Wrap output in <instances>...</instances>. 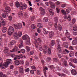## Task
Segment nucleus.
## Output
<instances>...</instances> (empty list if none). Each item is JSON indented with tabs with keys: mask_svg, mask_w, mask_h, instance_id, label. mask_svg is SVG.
I'll list each match as a JSON object with an SVG mask.
<instances>
[{
	"mask_svg": "<svg viewBox=\"0 0 77 77\" xmlns=\"http://www.w3.org/2000/svg\"><path fill=\"white\" fill-rule=\"evenodd\" d=\"M35 70H30V72L31 74H34V71H35Z\"/></svg>",
	"mask_w": 77,
	"mask_h": 77,
	"instance_id": "obj_48",
	"label": "nucleus"
},
{
	"mask_svg": "<svg viewBox=\"0 0 77 77\" xmlns=\"http://www.w3.org/2000/svg\"><path fill=\"white\" fill-rule=\"evenodd\" d=\"M8 48H5V49L4 50V52L5 54H6V53H8Z\"/></svg>",
	"mask_w": 77,
	"mask_h": 77,
	"instance_id": "obj_31",
	"label": "nucleus"
},
{
	"mask_svg": "<svg viewBox=\"0 0 77 77\" xmlns=\"http://www.w3.org/2000/svg\"><path fill=\"white\" fill-rule=\"evenodd\" d=\"M7 14H6L5 13L4 14H2V18H5L6 17V15H7Z\"/></svg>",
	"mask_w": 77,
	"mask_h": 77,
	"instance_id": "obj_37",
	"label": "nucleus"
},
{
	"mask_svg": "<svg viewBox=\"0 0 77 77\" xmlns=\"http://www.w3.org/2000/svg\"><path fill=\"white\" fill-rule=\"evenodd\" d=\"M71 72L72 74V75H76L77 73V72L74 69L72 70L71 71Z\"/></svg>",
	"mask_w": 77,
	"mask_h": 77,
	"instance_id": "obj_16",
	"label": "nucleus"
},
{
	"mask_svg": "<svg viewBox=\"0 0 77 77\" xmlns=\"http://www.w3.org/2000/svg\"><path fill=\"white\" fill-rule=\"evenodd\" d=\"M2 30L3 33H6L7 32V30H8V29H7V27L3 26L2 28Z\"/></svg>",
	"mask_w": 77,
	"mask_h": 77,
	"instance_id": "obj_13",
	"label": "nucleus"
},
{
	"mask_svg": "<svg viewBox=\"0 0 77 77\" xmlns=\"http://www.w3.org/2000/svg\"><path fill=\"white\" fill-rule=\"evenodd\" d=\"M69 12H70V11H69V9H66V14H69Z\"/></svg>",
	"mask_w": 77,
	"mask_h": 77,
	"instance_id": "obj_49",
	"label": "nucleus"
},
{
	"mask_svg": "<svg viewBox=\"0 0 77 77\" xmlns=\"http://www.w3.org/2000/svg\"><path fill=\"white\" fill-rule=\"evenodd\" d=\"M22 39L23 40H26V44H30V38L27 35H25L22 36Z\"/></svg>",
	"mask_w": 77,
	"mask_h": 77,
	"instance_id": "obj_2",
	"label": "nucleus"
},
{
	"mask_svg": "<svg viewBox=\"0 0 77 77\" xmlns=\"http://www.w3.org/2000/svg\"><path fill=\"white\" fill-rule=\"evenodd\" d=\"M73 29L74 31H76L77 30V26H74Z\"/></svg>",
	"mask_w": 77,
	"mask_h": 77,
	"instance_id": "obj_45",
	"label": "nucleus"
},
{
	"mask_svg": "<svg viewBox=\"0 0 77 77\" xmlns=\"http://www.w3.org/2000/svg\"><path fill=\"white\" fill-rule=\"evenodd\" d=\"M37 74H38V75H39V74H40L41 73V71L40 70H38L37 71Z\"/></svg>",
	"mask_w": 77,
	"mask_h": 77,
	"instance_id": "obj_56",
	"label": "nucleus"
},
{
	"mask_svg": "<svg viewBox=\"0 0 77 77\" xmlns=\"http://www.w3.org/2000/svg\"><path fill=\"white\" fill-rule=\"evenodd\" d=\"M14 28L12 26L10 27V35H11L13 33H14Z\"/></svg>",
	"mask_w": 77,
	"mask_h": 77,
	"instance_id": "obj_14",
	"label": "nucleus"
},
{
	"mask_svg": "<svg viewBox=\"0 0 77 77\" xmlns=\"http://www.w3.org/2000/svg\"><path fill=\"white\" fill-rule=\"evenodd\" d=\"M18 15L19 17H21L22 16H23V13H22V12L21 11L19 12L18 13Z\"/></svg>",
	"mask_w": 77,
	"mask_h": 77,
	"instance_id": "obj_38",
	"label": "nucleus"
},
{
	"mask_svg": "<svg viewBox=\"0 0 77 77\" xmlns=\"http://www.w3.org/2000/svg\"><path fill=\"white\" fill-rule=\"evenodd\" d=\"M47 61H50V60H51V58L48 57L47 58Z\"/></svg>",
	"mask_w": 77,
	"mask_h": 77,
	"instance_id": "obj_63",
	"label": "nucleus"
},
{
	"mask_svg": "<svg viewBox=\"0 0 77 77\" xmlns=\"http://www.w3.org/2000/svg\"><path fill=\"white\" fill-rule=\"evenodd\" d=\"M54 21L55 23H57L58 22V20H57V17H55L54 18Z\"/></svg>",
	"mask_w": 77,
	"mask_h": 77,
	"instance_id": "obj_46",
	"label": "nucleus"
},
{
	"mask_svg": "<svg viewBox=\"0 0 77 77\" xmlns=\"http://www.w3.org/2000/svg\"><path fill=\"white\" fill-rule=\"evenodd\" d=\"M29 71H30L29 68H27L25 69V72H29Z\"/></svg>",
	"mask_w": 77,
	"mask_h": 77,
	"instance_id": "obj_52",
	"label": "nucleus"
},
{
	"mask_svg": "<svg viewBox=\"0 0 77 77\" xmlns=\"http://www.w3.org/2000/svg\"><path fill=\"white\" fill-rule=\"evenodd\" d=\"M73 62L75 63H77V60L76 59H74L73 60Z\"/></svg>",
	"mask_w": 77,
	"mask_h": 77,
	"instance_id": "obj_64",
	"label": "nucleus"
},
{
	"mask_svg": "<svg viewBox=\"0 0 77 77\" xmlns=\"http://www.w3.org/2000/svg\"><path fill=\"white\" fill-rule=\"evenodd\" d=\"M38 48L39 50L40 51H42V46H39Z\"/></svg>",
	"mask_w": 77,
	"mask_h": 77,
	"instance_id": "obj_55",
	"label": "nucleus"
},
{
	"mask_svg": "<svg viewBox=\"0 0 77 77\" xmlns=\"http://www.w3.org/2000/svg\"><path fill=\"white\" fill-rule=\"evenodd\" d=\"M26 8H27V5L26 4L22 5L20 7V10H23V9H26Z\"/></svg>",
	"mask_w": 77,
	"mask_h": 77,
	"instance_id": "obj_8",
	"label": "nucleus"
},
{
	"mask_svg": "<svg viewBox=\"0 0 77 77\" xmlns=\"http://www.w3.org/2000/svg\"><path fill=\"white\" fill-rule=\"evenodd\" d=\"M41 40L39 38H38L37 40H35L34 42V43L35 44L36 48L38 47V45L41 43Z\"/></svg>",
	"mask_w": 77,
	"mask_h": 77,
	"instance_id": "obj_4",
	"label": "nucleus"
},
{
	"mask_svg": "<svg viewBox=\"0 0 77 77\" xmlns=\"http://www.w3.org/2000/svg\"><path fill=\"white\" fill-rule=\"evenodd\" d=\"M72 45H77V41L75 40H73L72 42Z\"/></svg>",
	"mask_w": 77,
	"mask_h": 77,
	"instance_id": "obj_23",
	"label": "nucleus"
},
{
	"mask_svg": "<svg viewBox=\"0 0 77 77\" xmlns=\"http://www.w3.org/2000/svg\"><path fill=\"white\" fill-rule=\"evenodd\" d=\"M5 10H3V12L5 14H8V13L10 12V8L9 7H5Z\"/></svg>",
	"mask_w": 77,
	"mask_h": 77,
	"instance_id": "obj_6",
	"label": "nucleus"
},
{
	"mask_svg": "<svg viewBox=\"0 0 77 77\" xmlns=\"http://www.w3.org/2000/svg\"><path fill=\"white\" fill-rule=\"evenodd\" d=\"M10 63V59H8L7 60L6 62L4 63L3 64L2 63H0V67L2 69H5V68H8V65Z\"/></svg>",
	"mask_w": 77,
	"mask_h": 77,
	"instance_id": "obj_1",
	"label": "nucleus"
},
{
	"mask_svg": "<svg viewBox=\"0 0 77 77\" xmlns=\"http://www.w3.org/2000/svg\"><path fill=\"white\" fill-rule=\"evenodd\" d=\"M1 23H2V26H3V27H4L5 25H6V21L3 20L2 21Z\"/></svg>",
	"mask_w": 77,
	"mask_h": 77,
	"instance_id": "obj_33",
	"label": "nucleus"
},
{
	"mask_svg": "<svg viewBox=\"0 0 77 77\" xmlns=\"http://www.w3.org/2000/svg\"><path fill=\"white\" fill-rule=\"evenodd\" d=\"M48 54H51V49L50 48H48Z\"/></svg>",
	"mask_w": 77,
	"mask_h": 77,
	"instance_id": "obj_40",
	"label": "nucleus"
},
{
	"mask_svg": "<svg viewBox=\"0 0 77 77\" xmlns=\"http://www.w3.org/2000/svg\"><path fill=\"white\" fill-rule=\"evenodd\" d=\"M14 68V66L13 65H11L10 66V68L12 69H13Z\"/></svg>",
	"mask_w": 77,
	"mask_h": 77,
	"instance_id": "obj_58",
	"label": "nucleus"
},
{
	"mask_svg": "<svg viewBox=\"0 0 77 77\" xmlns=\"http://www.w3.org/2000/svg\"><path fill=\"white\" fill-rule=\"evenodd\" d=\"M18 33V34L17 32H15L13 36L16 39H17L18 38V36H19L20 37H21V35H22V32H20V31H19Z\"/></svg>",
	"mask_w": 77,
	"mask_h": 77,
	"instance_id": "obj_3",
	"label": "nucleus"
},
{
	"mask_svg": "<svg viewBox=\"0 0 77 77\" xmlns=\"http://www.w3.org/2000/svg\"><path fill=\"white\" fill-rule=\"evenodd\" d=\"M26 49L27 51V52H29L30 50V48L28 46L26 47Z\"/></svg>",
	"mask_w": 77,
	"mask_h": 77,
	"instance_id": "obj_30",
	"label": "nucleus"
},
{
	"mask_svg": "<svg viewBox=\"0 0 77 77\" xmlns=\"http://www.w3.org/2000/svg\"><path fill=\"white\" fill-rule=\"evenodd\" d=\"M60 76H61V77L62 76H65V74L64 73H61L59 75Z\"/></svg>",
	"mask_w": 77,
	"mask_h": 77,
	"instance_id": "obj_53",
	"label": "nucleus"
},
{
	"mask_svg": "<svg viewBox=\"0 0 77 77\" xmlns=\"http://www.w3.org/2000/svg\"><path fill=\"white\" fill-rule=\"evenodd\" d=\"M29 62L26 61V65H25V67H27V66H29Z\"/></svg>",
	"mask_w": 77,
	"mask_h": 77,
	"instance_id": "obj_41",
	"label": "nucleus"
},
{
	"mask_svg": "<svg viewBox=\"0 0 77 77\" xmlns=\"http://www.w3.org/2000/svg\"><path fill=\"white\" fill-rule=\"evenodd\" d=\"M62 69L63 70V72H64V73H68V71L67 69H65L63 68L62 67Z\"/></svg>",
	"mask_w": 77,
	"mask_h": 77,
	"instance_id": "obj_24",
	"label": "nucleus"
},
{
	"mask_svg": "<svg viewBox=\"0 0 77 77\" xmlns=\"http://www.w3.org/2000/svg\"><path fill=\"white\" fill-rule=\"evenodd\" d=\"M15 6L16 8H19L20 6V4L19 2H17L15 3Z\"/></svg>",
	"mask_w": 77,
	"mask_h": 77,
	"instance_id": "obj_22",
	"label": "nucleus"
},
{
	"mask_svg": "<svg viewBox=\"0 0 77 77\" xmlns=\"http://www.w3.org/2000/svg\"><path fill=\"white\" fill-rule=\"evenodd\" d=\"M31 68H32V69H34V71H36V68L34 66H31Z\"/></svg>",
	"mask_w": 77,
	"mask_h": 77,
	"instance_id": "obj_42",
	"label": "nucleus"
},
{
	"mask_svg": "<svg viewBox=\"0 0 77 77\" xmlns=\"http://www.w3.org/2000/svg\"><path fill=\"white\" fill-rule=\"evenodd\" d=\"M8 33L7 34H8L9 35H10V27L9 28V29L8 30Z\"/></svg>",
	"mask_w": 77,
	"mask_h": 77,
	"instance_id": "obj_50",
	"label": "nucleus"
},
{
	"mask_svg": "<svg viewBox=\"0 0 77 77\" xmlns=\"http://www.w3.org/2000/svg\"><path fill=\"white\" fill-rule=\"evenodd\" d=\"M49 12L50 13V15H54V12H53V11L52 10H50Z\"/></svg>",
	"mask_w": 77,
	"mask_h": 77,
	"instance_id": "obj_29",
	"label": "nucleus"
},
{
	"mask_svg": "<svg viewBox=\"0 0 77 77\" xmlns=\"http://www.w3.org/2000/svg\"><path fill=\"white\" fill-rule=\"evenodd\" d=\"M31 28L32 29H35V28H36V26L34 24H32L31 25Z\"/></svg>",
	"mask_w": 77,
	"mask_h": 77,
	"instance_id": "obj_36",
	"label": "nucleus"
},
{
	"mask_svg": "<svg viewBox=\"0 0 77 77\" xmlns=\"http://www.w3.org/2000/svg\"><path fill=\"white\" fill-rule=\"evenodd\" d=\"M18 50V47L15 46L14 47V49H13L12 51H10L11 53H12L14 51H17Z\"/></svg>",
	"mask_w": 77,
	"mask_h": 77,
	"instance_id": "obj_17",
	"label": "nucleus"
},
{
	"mask_svg": "<svg viewBox=\"0 0 77 77\" xmlns=\"http://www.w3.org/2000/svg\"><path fill=\"white\" fill-rule=\"evenodd\" d=\"M19 42H20V44L19 45V48H21L23 47V41L22 40H20L19 41Z\"/></svg>",
	"mask_w": 77,
	"mask_h": 77,
	"instance_id": "obj_11",
	"label": "nucleus"
},
{
	"mask_svg": "<svg viewBox=\"0 0 77 77\" xmlns=\"http://www.w3.org/2000/svg\"><path fill=\"white\" fill-rule=\"evenodd\" d=\"M39 11H41V15H44L45 13L44 9L42 7L39 8Z\"/></svg>",
	"mask_w": 77,
	"mask_h": 77,
	"instance_id": "obj_7",
	"label": "nucleus"
},
{
	"mask_svg": "<svg viewBox=\"0 0 77 77\" xmlns=\"http://www.w3.org/2000/svg\"><path fill=\"white\" fill-rule=\"evenodd\" d=\"M62 60L63 63V65L65 67H68V64H67V62L65 60H64L63 58L61 59Z\"/></svg>",
	"mask_w": 77,
	"mask_h": 77,
	"instance_id": "obj_9",
	"label": "nucleus"
},
{
	"mask_svg": "<svg viewBox=\"0 0 77 77\" xmlns=\"http://www.w3.org/2000/svg\"><path fill=\"white\" fill-rule=\"evenodd\" d=\"M15 40H12L11 41V42L10 44V47H12V45H14V44H15Z\"/></svg>",
	"mask_w": 77,
	"mask_h": 77,
	"instance_id": "obj_19",
	"label": "nucleus"
},
{
	"mask_svg": "<svg viewBox=\"0 0 77 77\" xmlns=\"http://www.w3.org/2000/svg\"><path fill=\"white\" fill-rule=\"evenodd\" d=\"M67 20L68 21H71V16L69 15L67 17Z\"/></svg>",
	"mask_w": 77,
	"mask_h": 77,
	"instance_id": "obj_47",
	"label": "nucleus"
},
{
	"mask_svg": "<svg viewBox=\"0 0 77 77\" xmlns=\"http://www.w3.org/2000/svg\"><path fill=\"white\" fill-rule=\"evenodd\" d=\"M37 27L39 28H41L42 27V24L41 23H38L37 24Z\"/></svg>",
	"mask_w": 77,
	"mask_h": 77,
	"instance_id": "obj_26",
	"label": "nucleus"
},
{
	"mask_svg": "<svg viewBox=\"0 0 77 77\" xmlns=\"http://www.w3.org/2000/svg\"><path fill=\"white\" fill-rule=\"evenodd\" d=\"M66 32L65 33L66 36V37L67 38H69L71 36L70 33L68 32V31L67 30H66Z\"/></svg>",
	"mask_w": 77,
	"mask_h": 77,
	"instance_id": "obj_12",
	"label": "nucleus"
},
{
	"mask_svg": "<svg viewBox=\"0 0 77 77\" xmlns=\"http://www.w3.org/2000/svg\"><path fill=\"white\" fill-rule=\"evenodd\" d=\"M61 48L62 47H61V46H60V45H58L57 50L58 53H61V52H62Z\"/></svg>",
	"mask_w": 77,
	"mask_h": 77,
	"instance_id": "obj_10",
	"label": "nucleus"
},
{
	"mask_svg": "<svg viewBox=\"0 0 77 77\" xmlns=\"http://www.w3.org/2000/svg\"><path fill=\"white\" fill-rule=\"evenodd\" d=\"M73 34L75 36H76L77 35V32H73Z\"/></svg>",
	"mask_w": 77,
	"mask_h": 77,
	"instance_id": "obj_60",
	"label": "nucleus"
},
{
	"mask_svg": "<svg viewBox=\"0 0 77 77\" xmlns=\"http://www.w3.org/2000/svg\"><path fill=\"white\" fill-rule=\"evenodd\" d=\"M15 64L16 65L18 66L20 65V62L18 60H16L14 62Z\"/></svg>",
	"mask_w": 77,
	"mask_h": 77,
	"instance_id": "obj_27",
	"label": "nucleus"
},
{
	"mask_svg": "<svg viewBox=\"0 0 77 77\" xmlns=\"http://www.w3.org/2000/svg\"><path fill=\"white\" fill-rule=\"evenodd\" d=\"M43 51V53H44V54H45L46 53H47V46L45 45L44 46Z\"/></svg>",
	"mask_w": 77,
	"mask_h": 77,
	"instance_id": "obj_15",
	"label": "nucleus"
},
{
	"mask_svg": "<svg viewBox=\"0 0 77 77\" xmlns=\"http://www.w3.org/2000/svg\"><path fill=\"white\" fill-rule=\"evenodd\" d=\"M61 12L62 13L64 14V15H66V12L65 11V10H61Z\"/></svg>",
	"mask_w": 77,
	"mask_h": 77,
	"instance_id": "obj_43",
	"label": "nucleus"
},
{
	"mask_svg": "<svg viewBox=\"0 0 77 77\" xmlns=\"http://www.w3.org/2000/svg\"><path fill=\"white\" fill-rule=\"evenodd\" d=\"M1 38H2V36L0 35V45H2V39H1Z\"/></svg>",
	"mask_w": 77,
	"mask_h": 77,
	"instance_id": "obj_51",
	"label": "nucleus"
},
{
	"mask_svg": "<svg viewBox=\"0 0 77 77\" xmlns=\"http://www.w3.org/2000/svg\"><path fill=\"white\" fill-rule=\"evenodd\" d=\"M14 26L16 29H21L22 27V24L20 23H17L16 24H14Z\"/></svg>",
	"mask_w": 77,
	"mask_h": 77,
	"instance_id": "obj_5",
	"label": "nucleus"
},
{
	"mask_svg": "<svg viewBox=\"0 0 77 77\" xmlns=\"http://www.w3.org/2000/svg\"><path fill=\"white\" fill-rule=\"evenodd\" d=\"M35 17L34 16H32L31 18V21H33L35 19Z\"/></svg>",
	"mask_w": 77,
	"mask_h": 77,
	"instance_id": "obj_54",
	"label": "nucleus"
},
{
	"mask_svg": "<svg viewBox=\"0 0 77 77\" xmlns=\"http://www.w3.org/2000/svg\"><path fill=\"white\" fill-rule=\"evenodd\" d=\"M55 44V41L54 40H52L51 41V45L53 46Z\"/></svg>",
	"mask_w": 77,
	"mask_h": 77,
	"instance_id": "obj_34",
	"label": "nucleus"
},
{
	"mask_svg": "<svg viewBox=\"0 0 77 77\" xmlns=\"http://www.w3.org/2000/svg\"><path fill=\"white\" fill-rule=\"evenodd\" d=\"M57 27L59 30L60 31H61V30H62V26L60 24H58Z\"/></svg>",
	"mask_w": 77,
	"mask_h": 77,
	"instance_id": "obj_21",
	"label": "nucleus"
},
{
	"mask_svg": "<svg viewBox=\"0 0 77 77\" xmlns=\"http://www.w3.org/2000/svg\"><path fill=\"white\" fill-rule=\"evenodd\" d=\"M69 49L71 50H74V49L73 48V47L72 46H70L69 47Z\"/></svg>",
	"mask_w": 77,
	"mask_h": 77,
	"instance_id": "obj_57",
	"label": "nucleus"
},
{
	"mask_svg": "<svg viewBox=\"0 0 77 77\" xmlns=\"http://www.w3.org/2000/svg\"><path fill=\"white\" fill-rule=\"evenodd\" d=\"M43 32L44 34H47V33H48V31H46V29L44 28L43 29Z\"/></svg>",
	"mask_w": 77,
	"mask_h": 77,
	"instance_id": "obj_32",
	"label": "nucleus"
},
{
	"mask_svg": "<svg viewBox=\"0 0 77 77\" xmlns=\"http://www.w3.org/2000/svg\"><path fill=\"white\" fill-rule=\"evenodd\" d=\"M74 54V53L72 51H71L69 54V57H72Z\"/></svg>",
	"mask_w": 77,
	"mask_h": 77,
	"instance_id": "obj_25",
	"label": "nucleus"
},
{
	"mask_svg": "<svg viewBox=\"0 0 77 77\" xmlns=\"http://www.w3.org/2000/svg\"><path fill=\"white\" fill-rule=\"evenodd\" d=\"M75 23V19H73L72 20V23L73 24H74Z\"/></svg>",
	"mask_w": 77,
	"mask_h": 77,
	"instance_id": "obj_59",
	"label": "nucleus"
},
{
	"mask_svg": "<svg viewBox=\"0 0 77 77\" xmlns=\"http://www.w3.org/2000/svg\"><path fill=\"white\" fill-rule=\"evenodd\" d=\"M63 44L64 46L65 47H66V48H68V44L66 43H64Z\"/></svg>",
	"mask_w": 77,
	"mask_h": 77,
	"instance_id": "obj_35",
	"label": "nucleus"
},
{
	"mask_svg": "<svg viewBox=\"0 0 77 77\" xmlns=\"http://www.w3.org/2000/svg\"><path fill=\"white\" fill-rule=\"evenodd\" d=\"M20 63V64L22 63V64H23L24 63V60H19Z\"/></svg>",
	"mask_w": 77,
	"mask_h": 77,
	"instance_id": "obj_44",
	"label": "nucleus"
},
{
	"mask_svg": "<svg viewBox=\"0 0 77 77\" xmlns=\"http://www.w3.org/2000/svg\"><path fill=\"white\" fill-rule=\"evenodd\" d=\"M51 8H53V9H54L55 8V6L54 5H51Z\"/></svg>",
	"mask_w": 77,
	"mask_h": 77,
	"instance_id": "obj_62",
	"label": "nucleus"
},
{
	"mask_svg": "<svg viewBox=\"0 0 77 77\" xmlns=\"http://www.w3.org/2000/svg\"><path fill=\"white\" fill-rule=\"evenodd\" d=\"M44 73L45 77H46V70L45 69L44 70Z\"/></svg>",
	"mask_w": 77,
	"mask_h": 77,
	"instance_id": "obj_61",
	"label": "nucleus"
},
{
	"mask_svg": "<svg viewBox=\"0 0 77 77\" xmlns=\"http://www.w3.org/2000/svg\"><path fill=\"white\" fill-rule=\"evenodd\" d=\"M43 21L44 22H48V18L47 17H45L43 18Z\"/></svg>",
	"mask_w": 77,
	"mask_h": 77,
	"instance_id": "obj_28",
	"label": "nucleus"
},
{
	"mask_svg": "<svg viewBox=\"0 0 77 77\" xmlns=\"http://www.w3.org/2000/svg\"><path fill=\"white\" fill-rule=\"evenodd\" d=\"M24 71V68L23 66L20 67L19 68V72L20 73H23Z\"/></svg>",
	"mask_w": 77,
	"mask_h": 77,
	"instance_id": "obj_18",
	"label": "nucleus"
},
{
	"mask_svg": "<svg viewBox=\"0 0 77 77\" xmlns=\"http://www.w3.org/2000/svg\"><path fill=\"white\" fill-rule=\"evenodd\" d=\"M54 35V32H50L49 34V36L50 38H51Z\"/></svg>",
	"mask_w": 77,
	"mask_h": 77,
	"instance_id": "obj_20",
	"label": "nucleus"
},
{
	"mask_svg": "<svg viewBox=\"0 0 77 77\" xmlns=\"http://www.w3.org/2000/svg\"><path fill=\"white\" fill-rule=\"evenodd\" d=\"M20 52L23 53V54H24L26 52V51H25V50L24 49H22L20 50Z\"/></svg>",
	"mask_w": 77,
	"mask_h": 77,
	"instance_id": "obj_39",
	"label": "nucleus"
}]
</instances>
